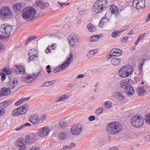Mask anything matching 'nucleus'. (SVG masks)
<instances>
[{"label":"nucleus","mask_w":150,"mask_h":150,"mask_svg":"<svg viewBox=\"0 0 150 150\" xmlns=\"http://www.w3.org/2000/svg\"><path fill=\"white\" fill-rule=\"evenodd\" d=\"M46 117L45 115H43L41 117L40 119L42 121H44L46 119Z\"/></svg>","instance_id":"338daca9"},{"label":"nucleus","mask_w":150,"mask_h":150,"mask_svg":"<svg viewBox=\"0 0 150 150\" xmlns=\"http://www.w3.org/2000/svg\"><path fill=\"white\" fill-rule=\"evenodd\" d=\"M87 26L88 29L90 32L95 31L96 30V27L91 23L88 24Z\"/></svg>","instance_id":"2f4dec72"},{"label":"nucleus","mask_w":150,"mask_h":150,"mask_svg":"<svg viewBox=\"0 0 150 150\" xmlns=\"http://www.w3.org/2000/svg\"><path fill=\"white\" fill-rule=\"evenodd\" d=\"M132 81L130 79H127L122 80L120 83V86L125 89L129 85H131Z\"/></svg>","instance_id":"f3484780"},{"label":"nucleus","mask_w":150,"mask_h":150,"mask_svg":"<svg viewBox=\"0 0 150 150\" xmlns=\"http://www.w3.org/2000/svg\"><path fill=\"white\" fill-rule=\"evenodd\" d=\"M106 128L107 132L109 134L114 135L117 134L122 130V126L120 123L113 121L107 124Z\"/></svg>","instance_id":"f257e3e1"},{"label":"nucleus","mask_w":150,"mask_h":150,"mask_svg":"<svg viewBox=\"0 0 150 150\" xmlns=\"http://www.w3.org/2000/svg\"><path fill=\"white\" fill-rule=\"evenodd\" d=\"M73 59V55L71 54L69 55V57L67 58V60L59 66L60 69L62 70H63L66 69L72 62Z\"/></svg>","instance_id":"4468645a"},{"label":"nucleus","mask_w":150,"mask_h":150,"mask_svg":"<svg viewBox=\"0 0 150 150\" xmlns=\"http://www.w3.org/2000/svg\"><path fill=\"white\" fill-rule=\"evenodd\" d=\"M145 140L147 141H150V135H147L145 137Z\"/></svg>","instance_id":"bf43d9fd"},{"label":"nucleus","mask_w":150,"mask_h":150,"mask_svg":"<svg viewBox=\"0 0 150 150\" xmlns=\"http://www.w3.org/2000/svg\"><path fill=\"white\" fill-rule=\"evenodd\" d=\"M31 125V124L27 122L25 123V124H23L22 125V127H23V128L25 127H27V126H30Z\"/></svg>","instance_id":"3c124183"},{"label":"nucleus","mask_w":150,"mask_h":150,"mask_svg":"<svg viewBox=\"0 0 150 150\" xmlns=\"http://www.w3.org/2000/svg\"><path fill=\"white\" fill-rule=\"evenodd\" d=\"M30 121L33 124L38 125L40 124V118L37 115H33L29 118Z\"/></svg>","instance_id":"2eb2a0df"},{"label":"nucleus","mask_w":150,"mask_h":150,"mask_svg":"<svg viewBox=\"0 0 150 150\" xmlns=\"http://www.w3.org/2000/svg\"><path fill=\"white\" fill-rule=\"evenodd\" d=\"M37 5L40 7L42 8H43L46 6V4L43 1L38 0L36 2Z\"/></svg>","instance_id":"7c9ffc66"},{"label":"nucleus","mask_w":150,"mask_h":150,"mask_svg":"<svg viewBox=\"0 0 150 150\" xmlns=\"http://www.w3.org/2000/svg\"><path fill=\"white\" fill-rule=\"evenodd\" d=\"M108 7L107 0H99L95 3L93 10L94 12L99 13L105 10Z\"/></svg>","instance_id":"f03ea898"},{"label":"nucleus","mask_w":150,"mask_h":150,"mask_svg":"<svg viewBox=\"0 0 150 150\" xmlns=\"http://www.w3.org/2000/svg\"><path fill=\"white\" fill-rule=\"evenodd\" d=\"M30 98V97H28L26 98H23L20 99L19 100L15 103V105L16 106L19 105L29 100Z\"/></svg>","instance_id":"cd10ccee"},{"label":"nucleus","mask_w":150,"mask_h":150,"mask_svg":"<svg viewBox=\"0 0 150 150\" xmlns=\"http://www.w3.org/2000/svg\"><path fill=\"white\" fill-rule=\"evenodd\" d=\"M145 33H144L142 34L141 35H139V37L137 39L139 41H140L142 38H143L145 35Z\"/></svg>","instance_id":"09e8293b"},{"label":"nucleus","mask_w":150,"mask_h":150,"mask_svg":"<svg viewBox=\"0 0 150 150\" xmlns=\"http://www.w3.org/2000/svg\"><path fill=\"white\" fill-rule=\"evenodd\" d=\"M68 122L65 120H61L59 123V125L61 128H65Z\"/></svg>","instance_id":"72a5a7b5"},{"label":"nucleus","mask_w":150,"mask_h":150,"mask_svg":"<svg viewBox=\"0 0 150 150\" xmlns=\"http://www.w3.org/2000/svg\"><path fill=\"white\" fill-rule=\"evenodd\" d=\"M98 51L96 50H91L89 51L87 56L88 57H93L94 54L97 53Z\"/></svg>","instance_id":"473e14b6"},{"label":"nucleus","mask_w":150,"mask_h":150,"mask_svg":"<svg viewBox=\"0 0 150 150\" xmlns=\"http://www.w3.org/2000/svg\"><path fill=\"white\" fill-rule=\"evenodd\" d=\"M123 69H124L128 76H130L133 71V68L130 65H126L123 67Z\"/></svg>","instance_id":"4be33fe9"},{"label":"nucleus","mask_w":150,"mask_h":150,"mask_svg":"<svg viewBox=\"0 0 150 150\" xmlns=\"http://www.w3.org/2000/svg\"><path fill=\"white\" fill-rule=\"evenodd\" d=\"M48 82L49 84V86H50L52 85L55 83V81L54 80H53L51 81H48Z\"/></svg>","instance_id":"e2e57ef3"},{"label":"nucleus","mask_w":150,"mask_h":150,"mask_svg":"<svg viewBox=\"0 0 150 150\" xmlns=\"http://www.w3.org/2000/svg\"><path fill=\"white\" fill-rule=\"evenodd\" d=\"M103 108L100 107L96 110V112L98 115H99L103 112Z\"/></svg>","instance_id":"79ce46f5"},{"label":"nucleus","mask_w":150,"mask_h":150,"mask_svg":"<svg viewBox=\"0 0 150 150\" xmlns=\"http://www.w3.org/2000/svg\"><path fill=\"white\" fill-rule=\"evenodd\" d=\"M37 56L35 54H34L31 55L28 59V61L29 60V62L31 61H33L34 60H37L36 58Z\"/></svg>","instance_id":"58836bf2"},{"label":"nucleus","mask_w":150,"mask_h":150,"mask_svg":"<svg viewBox=\"0 0 150 150\" xmlns=\"http://www.w3.org/2000/svg\"><path fill=\"white\" fill-rule=\"evenodd\" d=\"M146 122L148 124H150V117H147L145 118Z\"/></svg>","instance_id":"6e6d98bb"},{"label":"nucleus","mask_w":150,"mask_h":150,"mask_svg":"<svg viewBox=\"0 0 150 150\" xmlns=\"http://www.w3.org/2000/svg\"><path fill=\"white\" fill-rule=\"evenodd\" d=\"M0 75L1 76V79L3 81H4L6 78V77L5 76V75H6V74H5L4 73H1L0 72Z\"/></svg>","instance_id":"de8ad7c7"},{"label":"nucleus","mask_w":150,"mask_h":150,"mask_svg":"<svg viewBox=\"0 0 150 150\" xmlns=\"http://www.w3.org/2000/svg\"><path fill=\"white\" fill-rule=\"evenodd\" d=\"M18 80L16 78H14L13 81H10L9 84L8 85V87L10 89L14 88L15 86L18 84Z\"/></svg>","instance_id":"aec40b11"},{"label":"nucleus","mask_w":150,"mask_h":150,"mask_svg":"<svg viewBox=\"0 0 150 150\" xmlns=\"http://www.w3.org/2000/svg\"><path fill=\"white\" fill-rule=\"evenodd\" d=\"M36 11L33 8L28 7L25 8L22 11V16L25 20L30 21L34 18Z\"/></svg>","instance_id":"7ed1b4c3"},{"label":"nucleus","mask_w":150,"mask_h":150,"mask_svg":"<svg viewBox=\"0 0 150 150\" xmlns=\"http://www.w3.org/2000/svg\"><path fill=\"white\" fill-rule=\"evenodd\" d=\"M39 73L29 74L26 76H23L21 78L22 81H25L26 83H30L35 79L38 76Z\"/></svg>","instance_id":"6e6552de"},{"label":"nucleus","mask_w":150,"mask_h":150,"mask_svg":"<svg viewBox=\"0 0 150 150\" xmlns=\"http://www.w3.org/2000/svg\"><path fill=\"white\" fill-rule=\"evenodd\" d=\"M122 54V51L117 49H112L110 52V55L113 56L118 57L121 55Z\"/></svg>","instance_id":"412c9836"},{"label":"nucleus","mask_w":150,"mask_h":150,"mask_svg":"<svg viewBox=\"0 0 150 150\" xmlns=\"http://www.w3.org/2000/svg\"><path fill=\"white\" fill-rule=\"evenodd\" d=\"M126 7V6H125V5H122L120 6V9L121 11H122L125 9Z\"/></svg>","instance_id":"052dcab7"},{"label":"nucleus","mask_w":150,"mask_h":150,"mask_svg":"<svg viewBox=\"0 0 150 150\" xmlns=\"http://www.w3.org/2000/svg\"><path fill=\"white\" fill-rule=\"evenodd\" d=\"M95 119V117L93 115H91L88 118V120L91 121L94 120Z\"/></svg>","instance_id":"8fccbe9b"},{"label":"nucleus","mask_w":150,"mask_h":150,"mask_svg":"<svg viewBox=\"0 0 150 150\" xmlns=\"http://www.w3.org/2000/svg\"><path fill=\"white\" fill-rule=\"evenodd\" d=\"M100 36V35H93L90 37V42H94L98 40Z\"/></svg>","instance_id":"f704fd0d"},{"label":"nucleus","mask_w":150,"mask_h":150,"mask_svg":"<svg viewBox=\"0 0 150 150\" xmlns=\"http://www.w3.org/2000/svg\"><path fill=\"white\" fill-rule=\"evenodd\" d=\"M11 93V91L9 89L5 88H2L0 91V96L3 97Z\"/></svg>","instance_id":"5701e85b"},{"label":"nucleus","mask_w":150,"mask_h":150,"mask_svg":"<svg viewBox=\"0 0 150 150\" xmlns=\"http://www.w3.org/2000/svg\"><path fill=\"white\" fill-rule=\"evenodd\" d=\"M128 28V25H126L125 26L123 29L120 30V32H122L123 31L126 30L127 28Z\"/></svg>","instance_id":"13d9d810"},{"label":"nucleus","mask_w":150,"mask_h":150,"mask_svg":"<svg viewBox=\"0 0 150 150\" xmlns=\"http://www.w3.org/2000/svg\"><path fill=\"white\" fill-rule=\"evenodd\" d=\"M5 109L3 108L0 109V116L3 114L5 112Z\"/></svg>","instance_id":"603ef678"},{"label":"nucleus","mask_w":150,"mask_h":150,"mask_svg":"<svg viewBox=\"0 0 150 150\" xmlns=\"http://www.w3.org/2000/svg\"><path fill=\"white\" fill-rule=\"evenodd\" d=\"M125 92L127 95L129 96L132 95L134 93V91L131 85H129L125 89Z\"/></svg>","instance_id":"b1692460"},{"label":"nucleus","mask_w":150,"mask_h":150,"mask_svg":"<svg viewBox=\"0 0 150 150\" xmlns=\"http://www.w3.org/2000/svg\"><path fill=\"white\" fill-rule=\"evenodd\" d=\"M107 21L108 19H106V18H102V19L100 20L99 23V27H103L105 23L107 22Z\"/></svg>","instance_id":"c9c22d12"},{"label":"nucleus","mask_w":150,"mask_h":150,"mask_svg":"<svg viewBox=\"0 0 150 150\" xmlns=\"http://www.w3.org/2000/svg\"><path fill=\"white\" fill-rule=\"evenodd\" d=\"M109 150H119L117 147L115 146L113 147L110 148Z\"/></svg>","instance_id":"774afa93"},{"label":"nucleus","mask_w":150,"mask_h":150,"mask_svg":"<svg viewBox=\"0 0 150 150\" xmlns=\"http://www.w3.org/2000/svg\"><path fill=\"white\" fill-rule=\"evenodd\" d=\"M50 130V128L47 126L43 127L38 130V135L41 137H45L48 135Z\"/></svg>","instance_id":"9d476101"},{"label":"nucleus","mask_w":150,"mask_h":150,"mask_svg":"<svg viewBox=\"0 0 150 150\" xmlns=\"http://www.w3.org/2000/svg\"><path fill=\"white\" fill-rule=\"evenodd\" d=\"M83 129L82 126L80 124L72 125L71 128V132L75 135H79L82 132Z\"/></svg>","instance_id":"0eeeda50"},{"label":"nucleus","mask_w":150,"mask_h":150,"mask_svg":"<svg viewBox=\"0 0 150 150\" xmlns=\"http://www.w3.org/2000/svg\"><path fill=\"white\" fill-rule=\"evenodd\" d=\"M13 27L8 24H3L1 25L0 32L4 34H9L12 30Z\"/></svg>","instance_id":"f8f14e48"},{"label":"nucleus","mask_w":150,"mask_h":150,"mask_svg":"<svg viewBox=\"0 0 150 150\" xmlns=\"http://www.w3.org/2000/svg\"><path fill=\"white\" fill-rule=\"evenodd\" d=\"M133 2L134 7L137 10H142L145 7V0H135Z\"/></svg>","instance_id":"1a4fd4ad"},{"label":"nucleus","mask_w":150,"mask_h":150,"mask_svg":"<svg viewBox=\"0 0 150 150\" xmlns=\"http://www.w3.org/2000/svg\"><path fill=\"white\" fill-rule=\"evenodd\" d=\"M137 92L139 95H142L144 93V89L141 87H139L137 89Z\"/></svg>","instance_id":"ea45409f"},{"label":"nucleus","mask_w":150,"mask_h":150,"mask_svg":"<svg viewBox=\"0 0 150 150\" xmlns=\"http://www.w3.org/2000/svg\"><path fill=\"white\" fill-rule=\"evenodd\" d=\"M8 70V68H4L1 70L0 71V72H2L5 74H6Z\"/></svg>","instance_id":"a18cd8bd"},{"label":"nucleus","mask_w":150,"mask_h":150,"mask_svg":"<svg viewBox=\"0 0 150 150\" xmlns=\"http://www.w3.org/2000/svg\"><path fill=\"white\" fill-rule=\"evenodd\" d=\"M67 132H62L59 133V138L61 140H64L66 137Z\"/></svg>","instance_id":"c756f323"},{"label":"nucleus","mask_w":150,"mask_h":150,"mask_svg":"<svg viewBox=\"0 0 150 150\" xmlns=\"http://www.w3.org/2000/svg\"><path fill=\"white\" fill-rule=\"evenodd\" d=\"M112 96L119 100H122L124 99L123 93L120 92H114L112 93Z\"/></svg>","instance_id":"6ab92c4d"},{"label":"nucleus","mask_w":150,"mask_h":150,"mask_svg":"<svg viewBox=\"0 0 150 150\" xmlns=\"http://www.w3.org/2000/svg\"><path fill=\"white\" fill-rule=\"evenodd\" d=\"M17 144L20 150H24L26 148V144L25 143L24 139L22 138H21L18 139Z\"/></svg>","instance_id":"a211bd4d"},{"label":"nucleus","mask_w":150,"mask_h":150,"mask_svg":"<svg viewBox=\"0 0 150 150\" xmlns=\"http://www.w3.org/2000/svg\"><path fill=\"white\" fill-rule=\"evenodd\" d=\"M61 70V69H60V67H59H59L58 68H55L54 70V73H57V72H59L60 71V70Z\"/></svg>","instance_id":"5fc2aeb1"},{"label":"nucleus","mask_w":150,"mask_h":150,"mask_svg":"<svg viewBox=\"0 0 150 150\" xmlns=\"http://www.w3.org/2000/svg\"><path fill=\"white\" fill-rule=\"evenodd\" d=\"M68 40L70 45L73 46L79 42L78 36L76 34H72L68 37Z\"/></svg>","instance_id":"ddd939ff"},{"label":"nucleus","mask_w":150,"mask_h":150,"mask_svg":"<svg viewBox=\"0 0 150 150\" xmlns=\"http://www.w3.org/2000/svg\"><path fill=\"white\" fill-rule=\"evenodd\" d=\"M36 38V37L35 36H31L30 37H29L28 39H29V40L30 41V42L31 41L33 40H34Z\"/></svg>","instance_id":"680f3d73"},{"label":"nucleus","mask_w":150,"mask_h":150,"mask_svg":"<svg viewBox=\"0 0 150 150\" xmlns=\"http://www.w3.org/2000/svg\"><path fill=\"white\" fill-rule=\"evenodd\" d=\"M12 15V13L7 7L2 8L0 10V17L4 20L9 18Z\"/></svg>","instance_id":"39448f33"},{"label":"nucleus","mask_w":150,"mask_h":150,"mask_svg":"<svg viewBox=\"0 0 150 150\" xmlns=\"http://www.w3.org/2000/svg\"><path fill=\"white\" fill-rule=\"evenodd\" d=\"M123 67H121L119 70L118 74L119 76L123 78H125L128 77V74H127L125 69H123Z\"/></svg>","instance_id":"bb28decb"},{"label":"nucleus","mask_w":150,"mask_h":150,"mask_svg":"<svg viewBox=\"0 0 150 150\" xmlns=\"http://www.w3.org/2000/svg\"><path fill=\"white\" fill-rule=\"evenodd\" d=\"M121 33L120 32V31H115L113 32H112V37L114 38H115L117 37L120 34V33Z\"/></svg>","instance_id":"4c0bfd02"},{"label":"nucleus","mask_w":150,"mask_h":150,"mask_svg":"<svg viewBox=\"0 0 150 150\" xmlns=\"http://www.w3.org/2000/svg\"><path fill=\"white\" fill-rule=\"evenodd\" d=\"M18 4H19V8L20 10V11H21V9L23 8V7H24V3L22 2V3H19Z\"/></svg>","instance_id":"49530a36"},{"label":"nucleus","mask_w":150,"mask_h":150,"mask_svg":"<svg viewBox=\"0 0 150 150\" xmlns=\"http://www.w3.org/2000/svg\"><path fill=\"white\" fill-rule=\"evenodd\" d=\"M109 8L110 11H111L112 13L116 15L118 12V9L117 7L114 4L110 6Z\"/></svg>","instance_id":"a878e982"},{"label":"nucleus","mask_w":150,"mask_h":150,"mask_svg":"<svg viewBox=\"0 0 150 150\" xmlns=\"http://www.w3.org/2000/svg\"><path fill=\"white\" fill-rule=\"evenodd\" d=\"M104 105L106 108H110L112 105V103L110 101H107L105 102Z\"/></svg>","instance_id":"a19ab883"},{"label":"nucleus","mask_w":150,"mask_h":150,"mask_svg":"<svg viewBox=\"0 0 150 150\" xmlns=\"http://www.w3.org/2000/svg\"><path fill=\"white\" fill-rule=\"evenodd\" d=\"M70 96L66 94H63L62 96H59L57 97L55 100L56 102H58L62 101H65L68 99Z\"/></svg>","instance_id":"393cba45"},{"label":"nucleus","mask_w":150,"mask_h":150,"mask_svg":"<svg viewBox=\"0 0 150 150\" xmlns=\"http://www.w3.org/2000/svg\"><path fill=\"white\" fill-rule=\"evenodd\" d=\"M76 146V144L73 143H71L70 145L68 146V149H71L75 147Z\"/></svg>","instance_id":"c03bdc74"},{"label":"nucleus","mask_w":150,"mask_h":150,"mask_svg":"<svg viewBox=\"0 0 150 150\" xmlns=\"http://www.w3.org/2000/svg\"><path fill=\"white\" fill-rule=\"evenodd\" d=\"M36 135L34 133H31L27 135L25 137V143L28 144H30L33 143L35 141Z\"/></svg>","instance_id":"9b49d317"},{"label":"nucleus","mask_w":150,"mask_h":150,"mask_svg":"<svg viewBox=\"0 0 150 150\" xmlns=\"http://www.w3.org/2000/svg\"><path fill=\"white\" fill-rule=\"evenodd\" d=\"M84 77V75L83 74H81L78 75L76 78L77 79H80L83 78Z\"/></svg>","instance_id":"0e129e2a"},{"label":"nucleus","mask_w":150,"mask_h":150,"mask_svg":"<svg viewBox=\"0 0 150 150\" xmlns=\"http://www.w3.org/2000/svg\"><path fill=\"white\" fill-rule=\"evenodd\" d=\"M13 71L17 74H23L25 71V68L23 66L15 65L13 67Z\"/></svg>","instance_id":"dca6fc26"},{"label":"nucleus","mask_w":150,"mask_h":150,"mask_svg":"<svg viewBox=\"0 0 150 150\" xmlns=\"http://www.w3.org/2000/svg\"><path fill=\"white\" fill-rule=\"evenodd\" d=\"M49 84L48 83V81L47 82H45L42 86H41V87H42H42H48V86H50Z\"/></svg>","instance_id":"4d7b16f0"},{"label":"nucleus","mask_w":150,"mask_h":150,"mask_svg":"<svg viewBox=\"0 0 150 150\" xmlns=\"http://www.w3.org/2000/svg\"><path fill=\"white\" fill-rule=\"evenodd\" d=\"M131 123L133 126L136 127H138L143 124L144 119L141 116L135 115L132 117Z\"/></svg>","instance_id":"20e7f679"},{"label":"nucleus","mask_w":150,"mask_h":150,"mask_svg":"<svg viewBox=\"0 0 150 150\" xmlns=\"http://www.w3.org/2000/svg\"><path fill=\"white\" fill-rule=\"evenodd\" d=\"M28 110V107L24 106H21L13 110L12 111V114L14 116H17L25 114Z\"/></svg>","instance_id":"423d86ee"},{"label":"nucleus","mask_w":150,"mask_h":150,"mask_svg":"<svg viewBox=\"0 0 150 150\" xmlns=\"http://www.w3.org/2000/svg\"><path fill=\"white\" fill-rule=\"evenodd\" d=\"M121 59L116 58H113L111 61L112 64L114 66H117L119 65Z\"/></svg>","instance_id":"c85d7f7f"},{"label":"nucleus","mask_w":150,"mask_h":150,"mask_svg":"<svg viewBox=\"0 0 150 150\" xmlns=\"http://www.w3.org/2000/svg\"><path fill=\"white\" fill-rule=\"evenodd\" d=\"M19 6H20L18 4H16L13 6V8L15 11H20Z\"/></svg>","instance_id":"37998d69"},{"label":"nucleus","mask_w":150,"mask_h":150,"mask_svg":"<svg viewBox=\"0 0 150 150\" xmlns=\"http://www.w3.org/2000/svg\"><path fill=\"white\" fill-rule=\"evenodd\" d=\"M40 148L39 147L36 146H34L33 147L30 149V150H40Z\"/></svg>","instance_id":"864d4df0"},{"label":"nucleus","mask_w":150,"mask_h":150,"mask_svg":"<svg viewBox=\"0 0 150 150\" xmlns=\"http://www.w3.org/2000/svg\"><path fill=\"white\" fill-rule=\"evenodd\" d=\"M128 39V38L127 37V36L125 37H124L122 39V41L125 42H126L127 40Z\"/></svg>","instance_id":"69168bd1"},{"label":"nucleus","mask_w":150,"mask_h":150,"mask_svg":"<svg viewBox=\"0 0 150 150\" xmlns=\"http://www.w3.org/2000/svg\"><path fill=\"white\" fill-rule=\"evenodd\" d=\"M12 102L10 100H7L4 102L2 103L4 107L6 108L9 106L11 103Z\"/></svg>","instance_id":"e433bc0d"}]
</instances>
